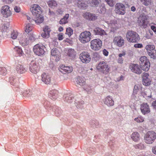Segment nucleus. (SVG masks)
<instances>
[{
    "instance_id": "bb28decb",
    "label": "nucleus",
    "mask_w": 156,
    "mask_h": 156,
    "mask_svg": "<svg viewBox=\"0 0 156 156\" xmlns=\"http://www.w3.org/2000/svg\"><path fill=\"white\" fill-rule=\"evenodd\" d=\"M104 102L105 104L108 106H112L114 105V101L112 97L110 96L107 97L105 99Z\"/></svg>"
},
{
    "instance_id": "5701e85b",
    "label": "nucleus",
    "mask_w": 156,
    "mask_h": 156,
    "mask_svg": "<svg viewBox=\"0 0 156 156\" xmlns=\"http://www.w3.org/2000/svg\"><path fill=\"white\" fill-rule=\"evenodd\" d=\"M130 69L132 71L137 74H140L142 73V70L139 66L136 64H133L130 66Z\"/></svg>"
},
{
    "instance_id": "72a5a7b5",
    "label": "nucleus",
    "mask_w": 156,
    "mask_h": 156,
    "mask_svg": "<svg viewBox=\"0 0 156 156\" xmlns=\"http://www.w3.org/2000/svg\"><path fill=\"white\" fill-rule=\"evenodd\" d=\"M142 87L141 84H136L135 85L133 89L134 94H137L138 92L142 90Z\"/></svg>"
},
{
    "instance_id": "c9c22d12",
    "label": "nucleus",
    "mask_w": 156,
    "mask_h": 156,
    "mask_svg": "<svg viewBox=\"0 0 156 156\" xmlns=\"http://www.w3.org/2000/svg\"><path fill=\"white\" fill-rule=\"evenodd\" d=\"M58 91L55 90H53L50 91L49 96L51 98L54 100H55L57 97Z\"/></svg>"
},
{
    "instance_id": "6e6d98bb",
    "label": "nucleus",
    "mask_w": 156,
    "mask_h": 156,
    "mask_svg": "<svg viewBox=\"0 0 156 156\" xmlns=\"http://www.w3.org/2000/svg\"><path fill=\"white\" fill-rule=\"evenodd\" d=\"M10 80L11 81V82L12 83V84H13V83H15L17 81V79H16V78L13 77L10 78Z\"/></svg>"
},
{
    "instance_id": "6ab92c4d",
    "label": "nucleus",
    "mask_w": 156,
    "mask_h": 156,
    "mask_svg": "<svg viewBox=\"0 0 156 156\" xmlns=\"http://www.w3.org/2000/svg\"><path fill=\"white\" fill-rule=\"evenodd\" d=\"M147 17L144 14H142L139 18V23L140 26L146 27L148 24Z\"/></svg>"
},
{
    "instance_id": "ea45409f",
    "label": "nucleus",
    "mask_w": 156,
    "mask_h": 156,
    "mask_svg": "<svg viewBox=\"0 0 156 156\" xmlns=\"http://www.w3.org/2000/svg\"><path fill=\"white\" fill-rule=\"evenodd\" d=\"M142 4L145 6H148L153 3V0H139Z\"/></svg>"
},
{
    "instance_id": "774afa93",
    "label": "nucleus",
    "mask_w": 156,
    "mask_h": 156,
    "mask_svg": "<svg viewBox=\"0 0 156 156\" xmlns=\"http://www.w3.org/2000/svg\"><path fill=\"white\" fill-rule=\"evenodd\" d=\"M152 105L153 108L156 109V100L154 101L152 103Z\"/></svg>"
},
{
    "instance_id": "f03ea898",
    "label": "nucleus",
    "mask_w": 156,
    "mask_h": 156,
    "mask_svg": "<svg viewBox=\"0 0 156 156\" xmlns=\"http://www.w3.org/2000/svg\"><path fill=\"white\" fill-rule=\"evenodd\" d=\"M41 64V60L40 59H37L32 61L29 65L30 71L33 73H37L39 71Z\"/></svg>"
},
{
    "instance_id": "6e6552de",
    "label": "nucleus",
    "mask_w": 156,
    "mask_h": 156,
    "mask_svg": "<svg viewBox=\"0 0 156 156\" xmlns=\"http://www.w3.org/2000/svg\"><path fill=\"white\" fill-rule=\"evenodd\" d=\"M97 69L105 74H107L110 71L109 67L106 62L104 61L100 62L97 67Z\"/></svg>"
},
{
    "instance_id": "bf43d9fd",
    "label": "nucleus",
    "mask_w": 156,
    "mask_h": 156,
    "mask_svg": "<svg viewBox=\"0 0 156 156\" xmlns=\"http://www.w3.org/2000/svg\"><path fill=\"white\" fill-rule=\"evenodd\" d=\"M14 10L15 12H19L20 11V8L19 7L15 6L14 8Z\"/></svg>"
},
{
    "instance_id": "79ce46f5",
    "label": "nucleus",
    "mask_w": 156,
    "mask_h": 156,
    "mask_svg": "<svg viewBox=\"0 0 156 156\" xmlns=\"http://www.w3.org/2000/svg\"><path fill=\"white\" fill-rule=\"evenodd\" d=\"M69 17V14H66L64 17L59 22L60 24H65L68 22L67 20Z\"/></svg>"
},
{
    "instance_id": "13d9d810",
    "label": "nucleus",
    "mask_w": 156,
    "mask_h": 156,
    "mask_svg": "<svg viewBox=\"0 0 156 156\" xmlns=\"http://www.w3.org/2000/svg\"><path fill=\"white\" fill-rule=\"evenodd\" d=\"M134 47L135 48H140L143 47V45L141 44H134Z\"/></svg>"
},
{
    "instance_id": "0e129e2a",
    "label": "nucleus",
    "mask_w": 156,
    "mask_h": 156,
    "mask_svg": "<svg viewBox=\"0 0 156 156\" xmlns=\"http://www.w3.org/2000/svg\"><path fill=\"white\" fill-rule=\"evenodd\" d=\"M152 151L154 154L156 155V146L153 147H152Z\"/></svg>"
},
{
    "instance_id": "b1692460",
    "label": "nucleus",
    "mask_w": 156,
    "mask_h": 156,
    "mask_svg": "<svg viewBox=\"0 0 156 156\" xmlns=\"http://www.w3.org/2000/svg\"><path fill=\"white\" fill-rule=\"evenodd\" d=\"M101 2V0H88L87 3L92 7H96L100 6Z\"/></svg>"
},
{
    "instance_id": "603ef678",
    "label": "nucleus",
    "mask_w": 156,
    "mask_h": 156,
    "mask_svg": "<svg viewBox=\"0 0 156 156\" xmlns=\"http://www.w3.org/2000/svg\"><path fill=\"white\" fill-rule=\"evenodd\" d=\"M73 33V31L70 28H67L66 30V34H68L69 37Z\"/></svg>"
},
{
    "instance_id": "2eb2a0df",
    "label": "nucleus",
    "mask_w": 156,
    "mask_h": 156,
    "mask_svg": "<svg viewBox=\"0 0 156 156\" xmlns=\"http://www.w3.org/2000/svg\"><path fill=\"white\" fill-rule=\"evenodd\" d=\"M155 46L154 45H148L146 47V49L147 50L148 55L151 58H153L154 56H156V50L154 49Z\"/></svg>"
},
{
    "instance_id": "4d7b16f0",
    "label": "nucleus",
    "mask_w": 156,
    "mask_h": 156,
    "mask_svg": "<svg viewBox=\"0 0 156 156\" xmlns=\"http://www.w3.org/2000/svg\"><path fill=\"white\" fill-rule=\"evenodd\" d=\"M9 25L8 24H5L3 25V26L2 27L3 29V31H6V30L9 28Z\"/></svg>"
},
{
    "instance_id": "09e8293b",
    "label": "nucleus",
    "mask_w": 156,
    "mask_h": 156,
    "mask_svg": "<svg viewBox=\"0 0 156 156\" xmlns=\"http://www.w3.org/2000/svg\"><path fill=\"white\" fill-rule=\"evenodd\" d=\"M31 94V92L29 90H25L23 93V95L27 97L30 96Z\"/></svg>"
},
{
    "instance_id": "338daca9",
    "label": "nucleus",
    "mask_w": 156,
    "mask_h": 156,
    "mask_svg": "<svg viewBox=\"0 0 156 156\" xmlns=\"http://www.w3.org/2000/svg\"><path fill=\"white\" fill-rule=\"evenodd\" d=\"M145 37L147 39H150L151 37V36L147 32L146 33Z\"/></svg>"
},
{
    "instance_id": "39448f33",
    "label": "nucleus",
    "mask_w": 156,
    "mask_h": 156,
    "mask_svg": "<svg viewBox=\"0 0 156 156\" xmlns=\"http://www.w3.org/2000/svg\"><path fill=\"white\" fill-rule=\"evenodd\" d=\"M140 68L144 71H147L149 69L150 64L146 57L143 56L140 58Z\"/></svg>"
},
{
    "instance_id": "864d4df0",
    "label": "nucleus",
    "mask_w": 156,
    "mask_h": 156,
    "mask_svg": "<svg viewBox=\"0 0 156 156\" xmlns=\"http://www.w3.org/2000/svg\"><path fill=\"white\" fill-rule=\"evenodd\" d=\"M108 4L110 6L112 7L114 5L113 0H105Z\"/></svg>"
},
{
    "instance_id": "0eeeda50",
    "label": "nucleus",
    "mask_w": 156,
    "mask_h": 156,
    "mask_svg": "<svg viewBox=\"0 0 156 156\" xmlns=\"http://www.w3.org/2000/svg\"><path fill=\"white\" fill-rule=\"evenodd\" d=\"M90 43L91 49L94 51H98L100 49L102 45V41L99 39L92 40Z\"/></svg>"
},
{
    "instance_id": "dca6fc26",
    "label": "nucleus",
    "mask_w": 156,
    "mask_h": 156,
    "mask_svg": "<svg viewBox=\"0 0 156 156\" xmlns=\"http://www.w3.org/2000/svg\"><path fill=\"white\" fill-rule=\"evenodd\" d=\"M80 58L81 61L85 63H87L90 61V56L87 52H83L80 55Z\"/></svg>"
},
{
    "instance_id": "473e14b6",
    "label": "nucleus",
    "mask_w": 156,
    "mask_h": 156,
    "mask_svg": "<svg viewBox=\"0 0 156 156\" xmlns=\"http://www.w3.org/2000/svg\"><path fill=\"white\" fill-rule=\"evenodd\" d=\"M34 21L37 24L41 23L44 21V18L40 14L39 16H34Z\"/></svg>"
},
{
    "instance_id": "37998d69",
    "label": "nucleus",
    "mask_w": 156,
    "mask_h": 156,
    "mask_svg": "<svg viewBox=\"0 0 156 156\" xmlns=\"http://www.w3.org/2000/svg\"><path fill=\"white\" fill-rule=\"evenodd\" d=\"M98 12L104 14L106 11V9L104 5L101 4L100 6H98Z\"/></svg>"
},
{
    "instance_id": "f704fd0d",
    "label": "nucleus",
    "mask_w": 156,
    "mask_h": 156,
    "mask_svg": "<svg viewBox=\"0 0 156 156\" xmlns=\"http://www.w3.org/2000/svg\"><path fill=\"white\" fill-rule=\"evenodd\" d=\"M86 79L84 77H79L76 80V82L80 86H83L85 85Z\"/></svg>"
},
{
    "instance_id": "393cba45",
    "label": "nucleus",
    "mask_w": 156,
    "mask_h": 156,
    "mask_svg": "<svg viewBox=\"0 0 156 156\" xmlns=\"http://www.w3.org/2000/svg\"><path fill=\"white\" fill-rule=\"evenodd\" d=\"M44 32L41 34L42 36L44 38H47L49 37L50 33L51 31V30L50 27L46 26L43 28Z\"/></svg>"
},
{
    "instance_id": "e433bc0d",
    "label": "nucleus",
    "mask_w": 156,
    "mask_h": 156,
    "mask_svg": "<svg viewBox=\"0 0 156 156\" xmlns=\"http://www.w3.org/2000/svg\"><path fill=\"white\" fill-rule=\"evenodd\" d=\"M15 51L16 52V53L18 56H23L24 55V54L23 51L22 49L18 47H15L14 48Z\"/></svg>"
},
{
    "instance_id": "a19ab883",
    "label": "nucleus",
    "mask_w": 156,
    "mask_h": 156,
    "mask_svg": "<svg viewBox=\"0 0 156 156\" xmlns=\"http://www.w3.org/2000/svg\"><path fill=\"white\" fill-rule=\"evenodd\" d=\"M48 4L51 8H54L57 5V2L53 0H51L48 2Z\"/></svg>"
},
{
    "instance_id": "69168bd1",
    "label": "nucleus",
    "mask_w": 156,
    "mask_h": 156,
    "mask_svg": "<svg viewBox=\"0 0 156 156\" xmlns=\"http://www.w3.org/2000/svg\"><path fill=\"white\" fill-rule=\"evenodd\" d=\"M103 53L105 55L107 56L108 55V52L105 49H104L103 51Z\"/></svg>"
},
{
    "instance_id": "ddd939ff",
    "label": "nucleus",
    "mask_w": 156,
    "mask_h": 156,
    "mask_svg": "<svg viewBox=\"0 0 156 156\" xmlns=\"http://www.w3.org/2000/svg\"><path fill=\"white\" fill-rule=\"evenodd\" d=\"M41 80L46 84L51 83V76L48 73H43L41 74Z\"/></svg>"
},
{
    "instance_id": "4468645a",
    "label": "nucleus",
    "mask_w": 156,
    "mask_h": 156,
    "mask_svg": "<svg viewBox=\"0 0 156 156\" xmlns=\"http://www.w3.org/2000/svg\"><path fill=\"white\" fill-rule=\"evenodd\" d=\"M1 11L2 15L5 17H8L10 16L12 14L9 7L8 5H5L2 6Z\"/></svg>"
},
{
    "instance_id": "9d476101",
    "label": "nucleus",
    "mask_w": 156,
    "mask_h": 156,
    "mask_svg": "<svg viewBox=\"0 0 156 156\" xmlns=\"http://www.w3.org/2000/svg\"><path fill=\"white\" fill-rule=\"evenodd\" d=\"M30 10L33 16H39L42 12V9L40 6L36 4L33 5Z\"/></svg>"
},
{
    "instance_id": "de8ad7c7",
    "label": "nucleus",
    "mask_w": 156,
    "mask_h": 156,
    "mask_svg": "<svg viewBox=\"0 0 156 156\" xmlns=\"http://www.w3.org/2000/svg\"><path fill=\"white\" fill-rule=\"evenodd\" d=\"M64 100L69 103H71L74 100L72 97L69 95H66L64 96Z\"/></svg>"
},
{
    "instance_id": "a878e982",
    "label": "nucleus",
    "mask_w": 156,
    "mask_h": 156,
    "mask_svg": "<svg viewBox=\"0 0 156 156\" xmlns=\"http://www.w3.org/2000/svg\"><path fill=\"white\" fill-rule=\"evenodd\" d=\"M85 0H78L77 5L79 8L85 9L88 6Z\"/></svg>"
},
{
    "instance_id": "a18cd8bd",
    "label": "nucleus",
    "mask_w": 156,
    "mask_h": 156,
    "mask_svg": "<svg viewBox=\"0 0 156 156\" xmlns=\"http://www.w3.org/2000/svg\"><path fill=\"white\" fill-rule=\"evenodd\" d=\"M19 35L18 32L16 31L13 30L11 34V38L12 39L15 40L16 39Z\"/></svg>"
},
{
    "instance_id": "3c124183",
    "label": "nucleus",
    "mask_w": 156,
    "mask_h": 156,
    "mask_svg": "<svg viewBox=\"0 0 156 156\" xmlns=\"http://www.w3.org/2000/svg\"><path fill=\"white\" fill-rule=\"evenodd\" d=\"M6 69L5 67L0 68V74L3 76L6 74Z\"/></svg>"
},
{
    "instance_id": "c85d7f7f",
    "label": "nucleus",
    "mask_w": 156,
    "mask_h": 156,
    "mask_svg": "<svg viewBox=\"0 0 156 156\" xmlns=\"http://www.w3.org/2000/svg\"><path fill=\"white\" fill-rule=\"evenodd\" d=\"M51 55L52 56L55 57L56 58V60H58V58L60 55V53L58 50L56 48L52 49L51 52Z\"/></svg>"
},
{
    "instance_id": "8fccbe9b",
    "label": "nucleus",
    "mask_w": 156,
    "mask_h": 156,
    "mask_svg": "<svg viewBox=\"0 0 156 156\" xmlns=\"http://www.w3.org/2000/svg\"><path fill=\"white\" fill-rule=\"evenodd\" d=\"M134 120L137 122H142L144 121V120L143 117L140 116L135 118Z\"/></svg>"
},
{
    "instance_id": "7ed1b4c3",
    "label": "nucleus",
    "mask_w": 156,
    "mask_h": 156,
    "mask_svg": "<svg viewBox=\"0 0 156 156\" xmlns=\"http://www.w3.org/2000/svg\"><path fill=\"white\" fill-rule=\"evenodd\" d=\"M156 139V133L154 131L148 132L144 137L145 142L148 144H152Z\"/></svg>"
},
{
    "instance_id": "f3484780",
    "label": "nucleus",
    "mask_w": 156,
    "mask_h": 156,
    "mask_svg": "<svg viewBox=\"0 0 156 156\" xmlns=\"http://www.w3.org/2000/svg\"><path fill=\"white\" fill-rule=\"evenodd\" d=\"M113 42L115 45L119 47H122L124 44V40L121 36L115 37Z\"/></svg>"
},
{
    "instance_id": "680f3d73",
    "label": "nucleus",
    "mask_w": 156,
    "mask_h": 156,
    "mask_svg": "<svg viewBox=\"0 0 156 156\" xmlns=\"http://www.w3.org/2000/svg\"><path fill=\"white\" fill-rule=\"evenodd\" d=\"M119 58L118 59V62L120 64L122 63L123 59L122 57H119Z\"/></svg>"
},
{
    "instance_id": "423d86ee",
    "label": "nucleus",
    "mask_w": 156,
    "mask_h": 156,
    "mask_svg": "<svg viewBox=\"0 0 156 156\" xmlns=\"http://www.w3.org/2000/svg\"><path fill=\"white\" fill-rule=\"evenodd\" d=\"M91 37V34L90 31H85L80 34L79 40L81 43L84 44L89 41Z\"/></svg>"
},
{
    "instance_id": "49530a36",
    "label": "nucleus",
    "mask_w": 156,
    "mask_h": 156,
    "mask_svg": "<svg viewBox=\"0 0 156 156\" xmlns=\"http://www.w3.org/2000/svg\"><path fill=\"white\" fill-rule=\"evenodd\" d=\"M134 146L136 149H140V150L144 149L145 148V147L144 145V144L141 143L135 145Z\"/></svg>"
},
{
    "instance_id": "4c0bfd02",
    "label": "nucleus",
    "mask_w": 156,
    "mask_h": 156,
    "mask_svg": "<svg viewBox=\"0 0 156 156\" xmlns=\"http://www.w3.org/2000/svg\"><path fill=\"white\" fill-rule=\"evenodd\" d=\"M67 55L71 58H73L75 56L76 52L73 49H69L68 50Z\"/></svg>"
},
{
    "instance_id": "412c9836",
    "label": "nucleus",
    "mask_w": 156,
    "mask_h": 156,
    "mask_svg": "<svg viewBox=\"0 0 156 156\" xmlns=\"http://www.w3.org/2000/svg\"><path fill=\"white\" fill-rule=\"evenodd\" d=\"M140 110L144 115L147 114L150 112L149 107L147 103H144L141 105Z\"/></svg>"
},
{
    "instance_id": "052dcab7",
    "label": "nucleus",
    "mask_w": 156,
    "mask_h": 156,
    "mask_svg": "<svg viewBox=\"0 0 156 156\" xmlns=\"http://www.w3.org/2000/svg\"><path fill=\"white\" fill-rule=\"evenodd\" d=\"M58 38L59 40H62L63 38V35L61 33L58 35Z\"/></svg>"
},
{
    "instance_id": "a211bd4d",
    "label": "nucleus",
    "mask_w": 156,
    "mask_h": 156,
    "mask_svg": "<svg viewBox=\"0 0 156 156\" xmlns=\"http://www.w3.org/2000/svg\"><path fill=\"white\" fill-rule=\"evenodd\" d=\"M59 71L62 73L65 74L71 73L73 70V68L71 66H68L64 65H61L59 69Z\"/></svg>"
},
{
    "instance_id": "20e7f679",
    "label": "nucleus",
    "mask_w": 156,
    "mask_h": 156,
    "mask_svg": "<svg viewBox=\"0 0 156 156\" xmlns=\"http://www.w3.org/2000/svg\"><path fill=\"white\" fill-rule=\"evenodd\" d=\"M126 37L129 42H137L140 39L138 34L132 31H129L127 32Z\"/></svg>"
},
{
    "instance_id": "f257e3e1",
    "label": "nucleus",
    "mask_w": 156,
    "mask_h": 156,
    "mask_svg": "<svg viewBox=\"0 0 156 156\" xmlns=\"http://www.w3.org/2000/svg\"><path fill=\"white\" fill-rule=\"evenodd\" d=\"M35 38L33 34H20L18 40L20 44L23 46L28 45L31 42L34 40Z\"/></svg>"
},
{
    "instance_id": "c756f323",
    "label": "nucleus",
    "mask_w": 156,
    "mask_h": 156,
    "mask_svg": "<svg viewBox=\"0 0 156 156\" xmlns=\"http://www.w3.org/2000/svg\"><path fill=\"white\" fill-rule=\"evenodd\" d=\"M16 70L20 74H23L26 72V69L24 67L20 64H18L16 67Z\"/></svg>"
},
{
    "instance_id": "c03bdc74",
    "label": "nucleus",
    "mask_w": 156,
    "mask_h": 156,
    "mask_svg": "<svg viewBox=\"0 0 156 156\" xmlns=\"http://www.w3.org/2000/svg\"><path fill=\"white\" fill-rule=\"evenodd\" d=\"M84 103V101L81 100H80L79 101L76 100L75 101V104L77 108L81 107Z\"/></svg>"
},
{
    "instance_id": "7c9ffc66",
    "label": "nucleus",
    "mask_w": 156,
    "mask_h": 156,
    "mask_svg": "<svg viewBox=\"0 0 156 156\" xmlns=\"http://www.w3.org/2000/svg\"><path fill=\"white\" fill-rule=\"evenodd\" d=\"M132 139L134 141L136 142L140 139V135L139 134L136 132H134L131 134V136Z\"/></svg>"
},
{
    "instance_id": "58836bf2",
    "label": "nucleus",
    "mask_w": 156,
    "mask_h": 156,
    "mask_svg": "<svg viewBox=\"0 0 156 156\" xmlns=\"http://www.w3.org/2000/svg\"><path fill=\"white\" fill-rule=\"evenodd\" d=\"M33 28V26L32 24L27 23L25 27V31L27 33V34H29L32 30Z\"/></svg>"
},
{
    "instance_id": "cd10ccee",
    "label": "nucleus",
    "mask_w": 156,
    "mask_h": 156,
    "mask_svg": "<svg viewBox=\"0 0 156 156\" xmlns=\"http://www.w3.org/2000/svg\"><path fill=\"white\" fill-rule=\"evenodd\" d=\"M93 31L94 34L95 35H99L101 36L107 35V33L104 30L99 27L95 28Z\"/></svg>"
},
{
    "instance_id": "f8f14e48",
    "label": "nucleus",
    "mask_w": 156,
    "mask_h": 156,
    "mask_svg": "<svg viewBox=\"0 0 156 156\" xmlns=\"http://www.w3.org/2000/svg\"><path fill=\"white\" fill-rule=\"evenodd\" d=\"M33 51L36 55L38 56L43 55L45 52L44 49L43 47L41 46L39 44H37L34 46Z\"/></svg>"
},
{
    "instance_id": "9b49d317",
    "label": "nucleus",
    "mask_w": 156,
    "mask_h": 156,
    "mask_svg": "<svg viewBox=\"0 0 156 156\" xmlns=\"http://www.w3.org/2000/svg\"><path fill=\"white\" fill-rule=\"evenodd\" d=\"M107 23L113 32L116 30L120 27L118 22L116 20H112L110 21H107Z\"/></svg>"
},
{
    "instance_id": "e2e57ef3",
    "label": "nucleus",
    "mask_w": 156,
    "mask_h": 156,
    "mask_svg": "<svg viewBox=\"0 0 156 156\" xmlns=\"http://www.w3.org/2000/svg\"><path fill=\"white\" fill-rule=\"evenodd\" d=\"M151 29L156 34V26L154 25H151Z\"/></svg>"
},
{
    "instance_id": "aec40b11",
    "label": "nucleus",
    "mask_w": 156,
    "mask_h": 156,
    "mask_svg": "<svg viewBox=\"0 0 156 156\" xmlns=\"http://www.w3.org/2000/svg\"><path fill=\"white\" fill-rule=\"evenodd\" d=\"M83 16L85 19L89 20L94 21L97 19V16L95 14L90 12H86L83 14Z\"/></svg>"
},
{
    "instance_id": "4be33fe9",
    "label": "nucleus",
    "mask_w": 156,
    "mask_h": 156,
    "mask_svg": "<svg viewBox=\"0 0 156 156\" xmlns=\"http://www.w3.org/2000/svg\"><path fill=\"white\" fill-rule=\"evenodd\" d=\"M148 74L146 73H144L142 74L143 84L146 86H148L151 84V81L148 77Z\"/></svg>"
},
{
    "instance_id": "2f4dec72",
    "label": "nucleus",
    "mask_w": 156,
    "mask_h": 156,
    "mask_svg": "<svg viewBox=\"0 0 156 156\" xmlns=\"http://www.w3.org/2000/svg\"><path fill=\"white\" fill-rule=\"evenodd\" d=\"M141 94L144 97L146 98H150L151 97V91L149 90H147L144 92L142 91L141 92Z\"/></svg>"
},
{
    "instance_id": "5fc2aeb1",
    "label": "nucleus",
    "mask_w": 156,
    "mask_h": 156,
    "mask_svg": "<svg viewBox=\"0 0 156 156\" xmlns=\"http://www.w3.org/2000/svg\"><path fill=\"white\" fill-rule=\"evenodd\" d=\"M55 112L57 115L58 116L62 113V111L59 109H57L55 110Z\"/></svg>"
},
{
    "instance_id": "1a4fd4ad",
    "label": "nucleus",
    "mask_w": 156,
    "mask_h": 156,
    "mask_svg": "<svg viewBox=\"0 0 156 156\" xmlns=\"http://www.w3.org/2000/svg\"><path fill=\"white\" fill-rule=\"evenodd\" d=\"M124 5L122 3H117L115 6V11L119 15H124L126 13Z\"/></svg>"
}]
</instances>
